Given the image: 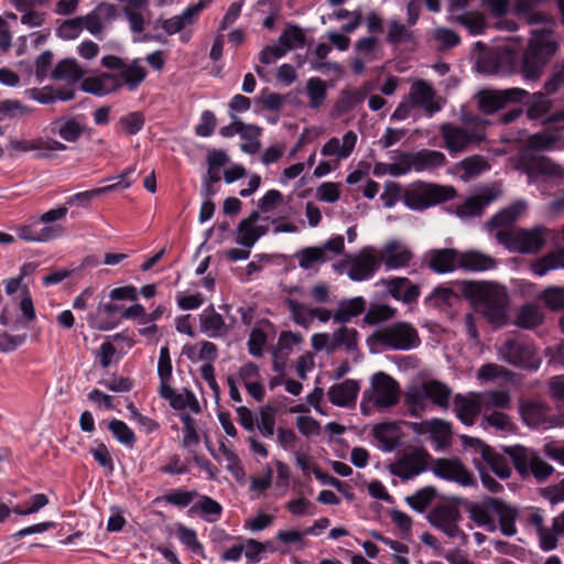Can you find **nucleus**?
I'll return each mask as SVG.
<instances>
[{
	"label": "nucleus",
	"instance_id": "obj_1",
	"mask_svg": "<svg viewBox=\"0 0 564 564\" xmlns=\"http://www.w3.org/2000/svg\"><path fill=\"white\" fill-rule=\"evenodd\" d=\"M557 50L558 43L552 30H532L527 47L520 54L519 75L525 80L540 79Z\"/></svg>",
	"mask_w": 564,
	"mask_h": 564
},
{
	"label": "nucleus",
	"instance_id": "obj_2",
	"mask_svg": "<svg viewBox=\"0 0 564 564\" xmlns=\"http://www.w3.org/2000/svg\"><path fill=\"white\" fill-rule=\"evenodd\" d=\"M467 511L470 520L488 532L497 530L495 517H498L499 529L503 535L513 536L517 534L518 509L499 498L485 497L479 502L469 503Z\"/></svg>",
	"mask_w": 564,
	"mask_h": 564
},
{
	"label": "nucleus",
	"instance_id": "obj_3",
	"mask_svg": "<svg viewBox=\"0 0 564 564\" xmlns=\"http://www.w3.org/2000/svg\"><path fill=\"white\" fill-rule=\"evenodd\" d=\"M466 299L484 305L485 315L491 323H501L506 317V293L485 282L466 281L462 285Z\"/></svg>",
	"mask_w": 564,
	"mask_h": 564
},
{
	"label": "nucleus",
	"instance_id": "obj_4",
	"mask_svg": "<svg viewBox=\"0 0 564 564\" xmlns=\"http://www.w3.org/2000/svg\"><path fill=\"white\" fill-rule=\"evenodd\" d=\"M546 229L538 226L531 229L516 228L499 230L496 239L510 252L522 254L539 252L546 242Z\"/></svg>",
	"mask_w": 564,
	"mask_h": 564
},
{
	"label": "nucleus",
	"instance_id": "obj_5",
	"mask_svg": "<svg viewBox=\"0 0 564 564\" xmlns=\"http://www.w3.org/2000/svg\"><path fill=\"white\" fill-rule=\"evenodd\" d=\"M367 343L369 346L380 344L397 350H410L417 347L421 340L417 330L411 324L398 322L370 335Z\"/></svg>",
	"mask_w": 564,
	"mask_h": 564
},
{
	"label": "nucleus",
	"instance_id": "obj_6",
	"mask_svg": "<svg viewBox=\"0 0 564 564\" xmlns=\"http://www.w3.org/2000/svg\"><path fill=\"white\" fill-rule=\"evenodd\" d=\"M456 195L452 186L419 183L404 194V204L412 210H424L436 204L448 202Z\"/></svg>",
	"mask_w": 564,
	"mask_h": 564
},
{
	"label": "nucleus",
	"instance_id": "obj_7",
	"mask_svg": "<svg viewBox=\"0 0 564 564\" xmlns=\"http://www.w3.org/2000/svg\"><path fill=\"white\" fill-rule=\"evenodd\" d=\"M545 132H538L529 137L527 141L528 150L550 151L554 149L555 143L561 139V132H564V109L551 113L544 121Z\"/></svg>",
	"mask_w": 564,
	"mask_h": 564
},
{
	"label": "nucleus",
	"instance_id": "obj_8",
	"mask_svg": "<svg viewBox=\"0 0 564 564\" xmlns=\"http://www.w3.org/2000/svg\"><path fill=\"white\" fill-rule=\"evenodd\" d=\"M503 360L516 367L536 369L534 347L520 337H509L499 349Z\"/></svg>",
	"mask_w": 564,
	"mask_h": 564
},
{
	"label": "nucleus",
	"instance_id": "obj_9",
	"mask_svg": "<svg viewBox=\"0 0 564 564\" xmlns=\"http://www.w3.org/2000/svg\"><path fill=\"white\" fill-rule=\"evenodd\" d=\"M431 470L436 477L463 487H473L477 484L473 473L456 457L434 459Z\"/></svg>",
	"mask_w": 564,
	"mask_h": 564
},
{
	"label": "nucleus",
	"instance_id": "obj_10",
	"mask_svg": "<svg viewBox=\"0 0 564 564\" xmlns=\"http://www.w3.org/2000/svg\"><path fill=\"white\" fill-rule=\"evenodd\" d=\"M431 458V454L424 447L414 448L391 465L390 471L402 480H410L427 469Z\"/></svg>",
	"mask_w": 564,
	"mask_h": 564
},
{
	"label": "nucleus",
	"instance_id": "obj_11",
	"mask_svg": "<svg viewBox=\"0 0 564 564\" xmlns=\"http://www.w3.org/2000/svg\"><path fill=\"white\" fill-rule=\"evenodd\" d=\"M529 91L513 87L503 90L481 91L478 96V106L482 113L492 115L511 102L522 101Z\"/></svg>",
	"mask_w": 564,
	"mask_h": 564
},
{
	"label": "nucleus",
	"instance_id": "obj_12",
	"mask_svg": "<svg viewBox=\"0 0 564 564\" xmlns=\"http://www.w3.org/2000/svg\"><path fill=\"white\" fill-rule=\"evenodd\" d=\"M462 440L464 445L473 447L476 452L480 453L484 462H486L497 477L508 479L511 476L512 470L506 456L498 453L479 438L465 435Z\"/></svg>",
	"mask_w": 564,
	"mask_h": 564
},
{
	"label": "nucleus",
	"instance_id": "obj_13",
	"mask_svg": "<svg viewBox=\"0 0 564 564\" xmlns=\"http://www.w3.org/2000/svg\"><path fill=\"white\" fill-rule=\"evenodd\" d=\"M84 115L62 116L52 120L47 130L53 135H58L68 143H76L84 133H90L91 129L85 122Z\"/></svg>",
	"mask_w": 564,
	"mask_h": 564
},
{
	"label": "nucleus",
	"instance_id": "obj_14",
	"mask_svg": "<svg viewBox=\"0 0 564 564\" xmlns=\"http://www.w3.org/2000/svg\"><path fill=\"white\" fill-rule=\"evenodd\" d=\"M372 392L376 395L377 408H390L398 403L400 398V386L389 375L377 372L371 379Z\"/></svg>",
	"mask_w": 564,
	"mask_h": 564
},
{
	"label": "nucleus",
	"instance_id": "obj_15",
	"mask_svg": "<svg viewBox=\"0 0 564 564\" xmlns=\"http://www.w3.org/2000/svg\"><path fill=\"white\" fill-rule=\"evenodd\" d=\"M440 133L443 139V148H445L452 156L466 151L469 144L476 140L474 133L451 122L443 123L440 127Z\"/></svg>",
	"mask_w": 564,
	"mask_h": 564
},
{
	"label": "nucleus",
	"instance_id": "obj_16",
	"mask_svg": "<svg viewBox=\"0 0 564 564\" xmlns=\"http://www.w3.org/2000/svg\"><path fill=\"white\" fill-rule=\"evenodd\" d=\"M380 264L379 258L375 254L372 247H364L351 260L348 276L350 280L361 282L373 276Z\"/></svg>",
	"mask_w": 564,
	"mask_h": 564
},
{
	"label": "nucleus",
	"instance_id": "obj_17",
	"mask_svg": "<svg viewBox=\"0 0 564 564\" xmlns=\"http://www.w3.org/2000/svg\"><path fill=\"white\" fill-rule=\"evenodd\" d=\"M520 54L511 48L497 52L480 62V67L489 74H519Z\"/></svg>",
	"mask_w": 564,
	"mask_h": 564
},
{
	"label": "nucleus",
	"instance_id": "obj_18",
	"mask_svg": "<svg viewBox=\"0 0 564 564\" xmlns=\"http://www.w3.org/2000/svg\"><path fill=\"white\" fill-rule=\"evenodd\" d=\"M549 406L538 401H521L519 412L523 423L531 429H549Z\"/></svg>",
	"mask_w": 564,
	"mask_h": 564
},
{
	"label": "nucleus",
	"instance_id": "obj_19",
	"mask_svg": "<svg viewBox=\"0 0 564 564\" xmlns=\"http://www.w3.org/2000/svg\"><path fill=\"white\" fill-rule=\"evenodd\" d=\"M410 165L415 172L433 171L447 163L446 156L441 151L422 149L416 152H406Z\"/></svg>",
	"mask_w": 564,
	"mask_h": 564
},
{
	"label": "nucleus",
	"instance_id": "obj_20",
	"mask_svg": "<svg viewBox=\"0 0 564 564\" xmlns=\"http://www.w3.org/2000/svg\"><path fill=\"white\" fill-rule=\"evenodd\" d=\"M132 172H133V169H127L118 176L119 181L117 183H113V184H110V185H107L104 187H99L96 189H91V191L76 193L67 199V204L68 205L77 204V205L85 207V206H88L90 200L98 195L109 193V192L116 191L118 188H128L132 185V181L129 180V175Z\"/></svg>",
	"mask_w": 564,
	"mask_h": 564
},
{
	"label": "nucleus",
	"instance_id": "obj_21",
	"mask_svg": "<svg viewBox=\"0 0 564 564\" xmlns=\"http://www.w3.org/2000/svg\"><path fill=\"white\" fill-rule=\"evenodd\" d=\"M427 265L435 273H448L458 267L459 252L456 249H433L426 254Z\"/></svg>",
	"mask_w": 564,
	"mask_h": 564
},
{
	"label": "nucleus",
	"instance_id": "obj_22",
	"mask_svg": "<svg viewBox=\"0 0 564 564\" xmlns=\"http://www.w3.org/2000/svg\"><path fill=\"white\" fill-rule=\"evenodd\" d=\"M520 164L529 175L557 176L561 172V166L551 159L528 152L522 153Z\"/></svg>",
	"mask_w": 564,
	"mask_h": 564
},
{
	"label": "nucleus",
	"instance_id": "obj_23",
	"mask_svg": "<svg viewBox=\"0 0 564 564\" xmlns=\"http://www.w3.org/2000/svg\"><path fill=\"white\" fill-rule=\"evenodd\" d=\"M121 86V80H119L117 75L104 73L98 77L83 79L80 89L95 96H104L118 90Z\"/></svg>",
	"mask_w": 564,
	"mask_h": 564
},
{
	"label": "nucleus",
	"instance_id": "obj_24",
	"mask_svg": "<svg viewBox=\"0 0 564 564\" xmlns=\"http://www.w3.org/2000/svg\"><path fill=\"white\" fill-rule=\"evenodd\" d=\"M434 97L435 90L427 82L419 79L412 84L409 94V99L412 102V106L422 107L430 113L437 112L441 108L433 102Z\"/></svg>",
	"mask_w": 564,
	"mask_h": 564
},
{
	"label": "nucleus",
	"instance_id": "obj_25",
	"mask_svg": "<svg viewBox=\"0 0 564 564\" xmlns=\"http://www.w3.org/2000/svg\"><path fill=\"white\" fill-rule=\"evenodd\" d=\"M480 410V400L477 394H473L468 398L457 393L454 397V412L463 424L467 426L473 425Z\"/></svg>",
	"mask_w": 564,
	"mask_h": 564
},
{
	"label": "nucleus",
	"instance_id": "obj_26",
	"mask_svg": "<svg viewBox=\"0 0 564 564\" xmlns=\"http://www.w3.org/2000/svg\"><path fill=\"white\" fill-rule=\"evenodd\" d=\"M391 296L405 304L416 303L421 292L417 284H413L408 278H391L386 281Z\"/></svg>",
	"mask_w": 564,
	"mask_h": 564
},
{
	"label": "nucleus",
	"instance_id": "obj_27",
	"mask_svg": "<svg viewBox=\"0 0 564 564\" xmlns=\"http://www.w3.org/2000/svg\"><path fill=\"white\" fill-rule=\"evenodd\" d=\"M359 392V384L356 380L346 379L345 381L334 384L328 389L327 395L329 401L337 406H348L355 403Z\"/></svg>",
	"mask_w": 564,
	"mask_h": 564
},
{
	"label": "nucleus",
	"instance_id": "obj_28",
	"mask_svg": "<svg viewBox=\"0 0 564 564\" xmlns=\"http://www.w3.org/2000/svg\"><path fill=\"white\" fill-rule=\"evenodd\" d=\"M412 257L409 249L401 248L397 240H391L383 247L379 260L386 264L387 269L392 270L406 267Z\"/></svg>",
	"mask_w": 564,
	"mask_h": 564
},
{
	"label": "nucleus",
	"instance_id": "obj_29",
	"mask_svg": "<svg viewBox=\"0 0 564 564\" xmlns=\"http://www.w3.org/2000/svg\"><path fill=\"white\" fill-rule=\"evenodd\" d=\"M357 139L356 132L349 130L344 134L343 143L333 137L323 145L321 153L324 156L337 155L339 160H345L352 153Z\"/></svg>",
	"mask_w": 564,
	"mask_h": 564
},
{
	"label": "nucleus",
	"instance_id": "obj_30",
	"mask_svg": "<svg viewBox=\"0 0 564 564\" xmlns=\"http://www.w3.org/2000/svg\"><path fill=\"white\" fill-rule=\"evenodd\" d=\"M460 301V297L453 289L436 286L425 299L424 305L438 311H447Z\"/></svg>",
	"mask_w": 564,
	"mask_h": 564
},
{
	"label": "nucleus",
	"instance_id": "obj_31",
	"mask_svg": "<svg viewBox=\"0 0 564 564\" xmlns=\"http://www.w3.org/2000/svg\"><path fill=\"white\" fill-rule=\"evenodd\" d=\"M200 332L208 335V337L216 338L228 330L224 317L217 313L214 305L210 304L199 315Z\"/></svg>",
	"mask_w": 564,
	"mask_h": 564
},
{
	"label": "nucleus",
	"instance_id": "obj_32",
	"mask_svg": "<svg viewBox=\"0 0 564 564\" xmlns=\"http://www.w3.org/2000/svg\"><path fill=\"white\" fill-rule=\"evenodd\" d=\"M527 107L525 113L530 120H538L546 116L552 109V100L547 97V94L538 91L525 96L521 101Z\"/></svg>",
	"mask_w": 564,
	"mask_h": 564
},
{
	"label": "nucleus",
	"instance_id": "obj_33",
	"mask_svg": "<svg viewBox=\"0 0 564 564\" xmlns=\"http://www.w3.org/2000/svg\"><path fill=\"white\" fill-rule=\"evenodd\" d=\"M366 310V301L362 296H356L348 300H341L337 310L333 314L335 323H348L352 317H357Z\"/></svg>",
	"mask_w": 564,
	"mask_h": 564
},
{
	"label": "nucleus",
	"instance_id": "obj_34",
	"mask_svg": "<svg viewBox=\"0 0 564 564\" xmlns=\"http://www.w3.org/2000/svg\"><path fill=\"white\" fill-rule=\"evenodd\" d=\"M424 397L431 400L435 405L446 410L449 406L452 390L445 383L438 380H429L422 384Z\"/></svg>",
	"mask_w": 564,
	"mask_h": 564
},
{
	"label": "nucleus",
	"instance_id": "obj_35",
	"mask_svg": "<svg viewBox=\"0 0 564 564\" xmlns=\"http://www.w3.org/2000/svg\"><path fill=\"white\" fill-rule=\"evenodd\" d=\"M458 267L470 271H487L496 267V261L487 254L470 250L459 253Z\"/></svg>",
	"mask_w": 564,
	"mask_h": 564
},
{
	"label": "nucleus",
	"instance_id": "obj_36",
	"mask_svg": "<svg viewBox=\"0 0 564 564\" xmlns=\"http://www.w3.org/2000/svg\"><path fill=\"white\" fill-rule=\"evenodd\" d=\"M188 513L197 514L207 522H215L221 517L223 507L212 497L204 495L191 507Z\"/></svg>",
	"mask_w": 564,
	"mask_h": 564
},
{
	"label": "nucleus",
	"instance_id": "obj_37",
	"mask_svg": "<svg viewBox=\"0 0 564 564\" xmlns=\"http://www.w3.org/2000/svg\"><path fill=\"white\" fill-rule=\"evenodd\" d=\"M359 333L355 328L346 326L339 327L332 335V340L327 347V352L333 354L338 348L345 347L347 351H352L357 348Z\"/></svg>",
	"mask_w": 564,
	"mask_h": 564
},
{
	"label": "nucleus",
	"instance_id": "obj_38",
	"mask_svg": "<svg viewBox=\"0 0 564 564\" xmlns=\"http://www.w3.org/2000/svg\"><path fill=\"white\" fill-rule=\"evenodd\" d=\"M12 149L21 152H29L34 150H57L66 151L68 147L55 139L44 140L42 138L32 140H13L11 141Z\"/></svg>",
	"mask_w": 564,
	"mask_h": 564
},
{
	"label": "nucleus",
	"instance_id": "obj_39",
	"mask_svg": "<svg viewBox=\"0 0 564 564\" xmlns=\"http://www.w3.org/2000/svg\"><path fill=\"white\" fill-rule=\"evenodd\" d=\"M83 76L84 70L75 58H64L59 61L51 73L53 80L67 79L72 83L80 80Z\"/></svg>",
	"mask_w": 564,
	"mask_h": 564
},
{
	"label": "nucleus",
	"instance_id": "obj_40",
	"mask_svg": "<svg viewBox=\"0 0 564 564\" xmlns=\"http://www.w3.org/2000/svg\"><path fill=\"white\" fill-rule=\"evenodd\" d=\"M399 426L395 422L378 423L372 429V434L377 441L383 444L386 451H393L399 444L397 432Z\"/></svg>",
	"mask_w": 564,
	"mask_h": 564
},
{
	"label": "nucleus",
	"instance_id": "obj_41",
	"mask_svg": "<svg viewBox=\"0 0 564 564\" xmlns=\"http://www.w3.org/2000/svg\"><path fill=\"white\" fill-rule=\"evenodd\" d=\"M460 519V511L453 505H437L427 516L429 522L434 528L443 525L444 523L459 522Z\"/></svg>",
	"mask_w": 564,
	"mask_h": 564
},
{
	"label": "nucleus",
	"instance_id": "obj_42",
	"mask_svg": "<svg viewBox=\"0 0 564 564\" xmlns=\"http://www.w3.org/2000/svg\"><path fill=\"white\" fill-rule=\"evenodd\" d=\"M386 40L391 45L401 43H411L413 47L417 45L414 32L397 20L390 21Z\"/></svg>",
	"mask_w": 564,
	"mask_h": 564
},
{
	"label": "nucleus",
	"instance_id": "obj_43",
	"mask_svg": "<svg viewBox=\"0 0 564 564\" xmlns=\"http://www.w3.org/2000/svg\"><path fill=\"white\" fill-rule=\"evenodd\" d=\"M502 452L508 455L518 474L525 478L529 475V455L528 449L522 445L501 446Z\"/></svg>",
	"mask_w": 564,
	"mask_h": 564
},
{
	"label": "nucleus",
	"instance_id": "obj_44",
	"mask_svg": "<svg viewBox=\"0 0 564 564\" xmlns=\"http://www.w3.org/2000/svg\"><path fill=\"white\" fill-rule=\"evenodd\" d=\"M306 95L308 97V107L311 109L321 108L327 97L325 82L319 77H311L306 82Z\"/></svg>",
	"mask_w": 564,
	"mask_h": 564
},
{
	"label": "nucleus",
	"instance_id": "obj_45",
	"mask_svg": "<svg viewBox=\"0 0 564 564\" xmlns=\"http://www.w3.org/2000/svg\"><path fill=\"white\" fill-rule=\"evenodd\" d=\"M240 138L246 142L240 144L242 152L248 154H256L259 152L261 143L259 141L262 134V128L257 124L245 123V130L239 132Z\"/></svg>",
	"mask_w": 564,
	"mask_h": 564
},
{
	"label": "nucleus",
	"instance_id": "obj_46",
	"mask_svg": "<svg viewBox=\"0 0 564 564\" xmlns=\"http://www.w3.org/2000/svg\"><path fill=\"white\" fill-rule=\"evenodd\" d=\"M543 318L544 316L539 307L533 304H527L520 308L517 315L516 324L520 328L533 329L542 324Z\"/></svg>",
	"mask_w": 564,
	"mask_h": 564
},
{
	"label": "nucleus",
	"instance_id": "obj_47",
	"mask_svg": "<svg viewBox=\"0 0 564 564\" xmlns=\"http://www.w3.org/2000/svg\"><path fill=\"white\" fill-rule=\"evenodd\" d=\"M299 264L304 270H310L316 263H324L328 260L325 249L321 247H306L295 253Z\"/></svg>",
	"mask_w": 564,
	"mask_h": 564
},
{
	"label": "nucleus",
	"instance_id": "obj_48",
	"mask_svg": "<svg viewBox=\"0 0 564 564\" xmlns=\"http://www.w3.org/2000/svg\"><path fill=\"white\" fill-rule=\"evenodd\" d=\"M436 497V489L433 486H426L416 490L412 496L405 498L406 503L416 512H424Z\"/></svg>",
	"mask_w": 564,
	"mask_h": 564
},
{
	"label": "nucleus",
	"instance_id": "obj_49",
	"mask_svg": "<svg viewBox=\"0 0 564 564\" xmlns=\"http://www.w3.org/2000/svg\"><path fill=\"white\" fill-rule=\"evenodd\" d=\"M147 77V70L143 66L139 65L138 62H133L127 66L118 76L121 84H126L129 90H135Z\"/></svg>",
	"mask_w": 564,
	"mask_h": 564
},
{
	"label": "nucleus",
	"instance_id": "obj_50",
	"mask_svg": "<svg viewBox=\"0 0 564 564\" xmlns=\"http://www.w3.org/2000/svg\"><path fill=\"white\" fill-rule=\"evenodd\" d=\"M523 206L514 203L499 213L495 214L488 221L489 228H500L513 224L521 214Z\"/></svg>",
	"mask_w": 564,
	"mask_h": 564
},
{
	"label": "nucleus",
	"instance_id": "obj_51",
	"mask_svg": "<svg viewBox=\"0 0 564 564\" xmlns=\"http://www.w3.org/2000/svg\"><path fill=\"white\" fill-rule=\"evenodd\" d=\"M176 536L182 544L187 546L194 554L205 557L204 545L198 541L196 531L180 523L176 528Z\"/></svg>",
	"mask_w": 564,
	"mask_h": 564
},
{
	"label": "nucleus",
	"instance_id": "obj_52",
	"mask_svg": "<svg viewBox=\"0 0 564 564\" xmlns=\"http://www.w3.org/2000/svg\"><path fill=\"white\" fill-rule=\"evenodd\" d=\"M285 305L288 306L295 324L305 328L311 325L313 321L312 308L291 297L285 299Z\"/></svg>",
	"mask_w": 564,
	"mask_h": 564
},
{
	"label": "nucleus",
	"instance_id": "obj_53",
	"mask_svg": "<svg viewBox=\"0 0 564 564\" xmlns=\"http://www.w3.org/2000/svg\"><path fill=\"white\" fill-rule=\"evenodd\" d=\"M108 429L119 443L123 444L128 448H132L134 446L135 434L126 422L118 419H112L108 423Z\"/></svg>",
	"mask_w": 564,
	"mask_h": 564
},
{
	"label": "nucleus",
	"instance_id": "obj_54",
	"mask_svg": "<svg viewBox=\"0 0 564 564\" xmlns=\"http://www.w3.org/2000/svg\"><path fill=\"white\" fill-rule=\"evenodd\" d=\"M490 203L489 197L471 196L457 207L459 217H476L484 213L485 207Z\"/></svg>",
	"mask_w": 564,
	"mask_h": 564
},
{
	"label": "nucleus",
	"instance_id": "obj_55",
	"mask_svg": "<svg viewBox=\"0 0 564 564\" xmlns=\"http://www.w3.org/2000/svg\"><path fill=\"white\" fill-rule=\"evenodd\" d=\"M365 94L359 90H344L334 106L337 116L350 112L358 104L362 102Z\"/></svg>",
	"mask_w": 564,
	"mask_h": 564
},
{
	"label": "nucleus",
	"instance_id": "obj_56",
	"mask_svg": "<svg viewBox=\"0 0 564 564\" xmlns=\"http://www.w3.org/2000/svg\"><path fill=\"white\" fill-rule=\"evenodd\" d=\"M279 43L289 51L293 47H303L305 44V34L300 26L288 24L279 37Z\"/></svg>",
	"mask_w": 564,
	"mask_h": 564
},
{
	"label": "nucleus",
	"instance_id": "obj_57",
	"mask_svg": "<svg viewBox=\"0 0 564 564\" xmlns=\"http://www.w3.org/2000/svg\"><path fill=\"white\" fill-rule=\"evenodd\" d=\"M430 434L438 446H447L452 437L451 424L441 419H432Z\"/></svg>",
	"mask_w": 564,
	"mask_h": 564
},
{
	"label": "nucleus",
	"instance_id": "obj_58",
	"mask_svg": "<svg viewBox=\"0 0 564 564\" xmlns=\"http://www.w3.org/2000/svg\"><path fill=\"white\" fill-rule=\"evenodd\" d=\"M180 419L183 423L184 437L182 446L189 448L196 446L199 443V435L196 429V421L188 413H182Z\"/></svg>",
	"mask_w": 564,
	"mask_h": 564
},
{
	"label": "nucleus",
	"instance_id": "obj_59",
	"mask_svg": "<svg viewBox=\"0 0 564 564\" xmlns=\"http://www.w3.org/2000/svg\"><path fill=\"white\" fill-rule=\"evenodd\" d=\"M397 310L389 305H372L366 313L364 321L368 325H377L394 317Z\"/></svg>",
	"mask_w": 564,
	"mask_h": 564
},
{
	"label": "nucleus",
	"instance_id": "obj_60",
	"mask_svg": "<svg viewBox=\"0 0 564 564\" xmlns=\"http://www.w3.org/2000/svg\"><path fill=\"white\" fill-rule=\"evenodd\" d=\"M144 121V116L141 112L133 111L122 116L119 120V126L127 135H134L142 130Z\"/></svg>",
	"mask_w": 564,
	"mask_h": 564
},
{
	"label": "nucleus",
	"instance_id": "obj_61",
	"mask_svg": "<svg viewBox=\"0 0 564 564\" xmlns=\"http://www.w3.org/2000/svg\"><path fill=\"white\" fill-rule=\"evenodd\" d=\"M197 496L198 494L195 490L174 489L171 492L164 495L162 499L175 507L186 508Z\"/></svg>",
	"mask_w": 564,
	"mask_h": 564
},
{
	"label": "nucleus",
	"instance_id": "obj_62",
	"mask_svg": "<svg viewBox=\"0 0 564 564\" xmlns=\"http://www.w3.org/2000/svg\"><path fill=\"white\" fill-rule=\"evenodd\" d=\"M219 452L227 462L226 468L235 478H241L245 475V470L238 455L232 449L228 448L224 441H220L219 443Z\"/></svg>",
	"mask_w": 564,
	"mask_h": 564
},
{
	"label": "nucleus",
	"instance_id": "obj_63",
	"mask_svg": "<svg viewBox=\"0 0 564 564\" xmlns=\"http://www.w3.org/2000/svg\"><path fill=\"white\" fill-rule=\"evenodd\" d=\"M83 30V18L65 20L57 29L56 35L62 40H74Z\"/></svg>",
	"mask_w": 564,
	"mask_h": 564
},
{
	"label": "nucleus",
	"instance_id": "obj_64",
	"mask_svg": "<svg viewBox=\"0 0 564 564\" xmlns=\"http://www.w3.org/2000/svg\"><path fill=\"white\" fill-rule=\"evenodd\" d=\"M564 86V62L556 63L552 73L544 84V90L547 95L555 94Z\"/></svg>",
	"mask_w": 564,
	"mask_h": 564
}]
</instances>
